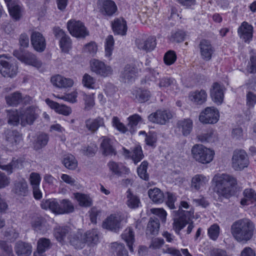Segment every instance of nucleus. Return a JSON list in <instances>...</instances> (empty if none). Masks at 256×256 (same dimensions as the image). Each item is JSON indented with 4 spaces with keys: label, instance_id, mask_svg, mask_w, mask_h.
Segmentation results:
<instances>
[{
    "label": "nucleus",
    "instance_id": "14",
    "mask_svg": "<svg viewBox=\"0 0 256 256\" xmlns=\"http://www.w3.org/2000/svg\"><path fill=\"white\" fill-rule=\"evenodd\" d=\"M30 41L32 47L36 52H44L46 48V42L43 35L38 32H32Z\"/></svg>",
    "mask_w": 256,
    "mask_h": 256
},
{
    "label": "nucleus",
    "instance_id": "2",
    "mask_svg": "<svg viewBox=\"0 0 256 256\" xmlns=\"http://www.w3.org/2000/svg\"><path fill=\"white\" fill-rule=\"evenodd\" d=\"M215 184L214 191L220 196L228 198L232 195L234 187L237 184L236 180L227 174H217L212 179Z\"/></svg>",
    "mask_w": 256,
    "mask_h": 256
},
{
    "label": "nucleus",
    "instance_id": "33",
    "mask_svg": "<svg viewBox=\"0 0 256 256\" xmlns=\"http://www.w3.org/2000/svg\"><path fill=\"white\" fill-rule=\"evenodd\" d=\"M209 178L203 174H196L192 180V186L196 190L204 188L208 184Z\"/></svg>",
    "mask_w": 256,
    "mask_h": 256
},
{
    "label": "nucleus",
    "instance_id": "57",
    "mask_svg": "<svg viewBox=\"0 0 256 256\" xmlns=\"http://www.w3.org/2000/svg\"><path fill=\"white\" fill-rule=\"evenodd\" d=\"M114 39L112 35H109L106 39L105 52L106 56L109 57L111 56L114 49Z\"/></svg>",
    "mask_w": 256,
    "mask_h": 256
},
{
    "label": "nucleus",
    "instance_id": "41",
    "mask_svg": "<svg viewBox=\"0 0 256 256\" xmlns=\"http://www.w3.org/2000/svg\"><path fill=\"white\" fill-rule=\"evenodd\" d=\"M108 166L112 172L118 176L122 174H128L130 172L129 168L114 162H110L108 164Z\"/></svg>",
    "mask_w": 256,
    "mask_h": 256
},
{
    "label": "nucleus",
    "instance_id": "31",
    "mask_svg": "<svg viewBox=\"0 0 256 256\" xmlns=\"http://www.w3.org/2000/svg\"><path fill=\"white\" fill-rule=\"evenodd\" d=\"M117 6L115 2L112 0H103L100 10L105 16H112L116 11Z\"/></svg>",
    "mask_w": 256,
    "mask_h": 256
},
{
    "label": "nucleus",
    "instance_id": "40",
    "mask_svg": "<svg viewBox=\"0 0 256 256\" xmlns=\"http://www.w3.org/2000/svg\"><path fill=\"white\" fill-rule=\"evenodd\" d=\"M160 224L157 218H150L147 225L146 234L148 236L156 235L158 234Z\"/></svg>",
    "mask_w": 256,
    "mask_h": 256
},
{
    "label": "nucleus",
    "instance_id": "34",
    "mask_svg": "<svg viewBox=\"0 0 256 256\" xmlns=\"http://www.w3.org/2000/svg\"><path fill=\"white\" fill-rule=\"evenodd\" d=\"M148 194L152 200L157 204L162 203L164 200V194L161 190L157 188L150 189Z\"/></svg>",
    "mask_w": 256,
    "mask_h": 256
},
{
    "label": "nucleus",
    "instance_id": "59",
    "mask_svg": "<svg viewBox=\"0 0 256 256\" xmlns=\"http://www.w3.org/2000/svg\"><path fill=\"white\" fill-rule=\"evenodd\" d=\"M60 46L62 52H67L71 48V40L68 36L61 38L60 40Z\"/></svg>",
    "mask_w": 256,
    "mask_h": 256
},
{
    "label": "nucleus",
    "instance_id": "21",
    "mask_svg": "<svg viewBox=\"0 0 256 256\" xmlns=\"http://www.w3.org/2000/svg\"><path fill=\"white\" fill-rule=\"evenodd\" d=\"M252 26L246 22H244L238 30L240 37L246 42H249L252 38Z\"/></svg>",
    "mask_w": 256,
    "mask_h": 256
},
{
    "label": "nucleus",
    "instance_id": "48",
    "mask_svg": "<svg viewBox=\"0 0 256 256\" xmlns=\"http://www.w3.org/2000/svg\"><path fill=\"white\" fill-rule=\"evenodd\" d=\"M70 242L76 248H82L85 244L84 236L80 234L70 235Z\"/></svg>",
    "mask_w": 256,
    "mask_h": 256
},
{
    "label": "nucleus",
    "instance_id": "16",
    "mask_svg": "<svg viewBox=\"0 0 256 256\" xmlns=\"http://www.w3.org/2000/svg\"><path fill=\"white\" fill-rule=\"evenodd\" d=\"M22 160L20 158H13L8 164L6 160L0 156V168L6 171L8 174H12L14 170L22 167Z\"/></svg>",
    "mask_w": 256,
    "mask_h": 256
},
{
    "label": "nucleus",
    "instance_id": "47",
    "mask_svg": "<svg viewBox=\"0 0 256 256\" xmlns=\"http://www.w3.org/2000/svg\"><path fill=\"white\" fill-rule=\"evenodd\" d=\"M62 164L65 167L69 170H74L78 166V162L72 154L64 156L62 160Z\"/></svg>",
    "mask_w": 256,
    "mask_h": 256
},
{
    "label": "nucleus",
    "instance_id": "1",
    "mask_svg": "<svg viewBox=\"0 0 256 256\" xmlns=\"http://www.w3.org/2000/svg\"><path fill=\"white\" fill-rule=\"evenodd\" d=\"M254 224L248 218L237 220L230 226L232 236L239 242L246 243L250 240L254 236Z\"/></svg>",
    "mask_w": 256,
    "mask_h": 256
},
{
    "label": "nucleus",
    "instance_id": "46",
    "mask_svg": "<svg viewBox=\"0 0 256 256\" xmlns=\"http://www.w3.org/2000/svg\"><path fill=\"white\" fill-rule=\"evenodd\" d=\"M158 86L160 88H170L172 90L178 89V85L174 78H163L160 79Z\"/></svg>",
    "mask_w": 256,
    "mask_h": 256
},
{
    "label": "nucleus",
    "instance_id": "45",
    "mask_svg": "<svg viewBox=\"0 0 256 256\" xmlns=\"http://www.w3.org/2000/svg\"><path fill=\"white\" fill-rule=\"evenodd\" d=\"M70 231V229L68 226H58L54 230V236L58 241L62 242Z\"/></svg>",
    "mask_w": 256,
    "mask_h": 256
},
{
    "label": "nucleus",
    "instance_id": "37",
    "mask_svg": "<svg viewBox=\"0 0 256 256\" xmlns=\"http://www.w3.org/2000/svg\"><path fill=\"white\" fill-rule=\"evenodd\" d=\"M189 222V218H187L185 216H182L178 218H175L173 222V228L176 234H180V231Z\"/></svg>",
    "mask_w": 256,
    "mask_h": 256
},
{
    "label": "nucleus",
    "instance_id": "15",
    "mask_svg": "<svg viewBox=\"0 0 256 256\" xmlns=\"http://www.w3.org/2000/svg\"><path fill=\"white\" fill-rule=\"evenodd\" d=\"M122 150L124 156L126 158H131L136 164L144 158L142 148L139 145L134 146L131 151L124 148H122Z\"/></svg>",
    "mask_w": 256,
    "mask_h": 256
},
{
    "label": "nucleus",
    "instance_id": "38",
    "mask_svg": "<svg viewBox=\"0 0 256 256\" xmlns=\"http://www.w3.org/2000/svg\"><path fill=\"white\" fill-rule=\"evenodd\" d=\"M74 195L80 206L88 207L92 205V200L89 196L80 192L74 193Z\"/></svg>",
    "mask_w": 256,
    "mask_h": 256
},
{
    "label": "nucleus",
    "instance_id": "6",
    "mask_svg": "<svg viewBox=\"0 0 256 256\" xmlns=\"http://www.w3.org/2000/svg\"><path fill=\"white\" fill-rule=\"evenodd\" d=\"M13 54L14 56L26 64L30 65L36 68H40L42 65L41 61L37 58L35 54L31 52L28 51L22 52L15 50L14 51Z\"/></svg>",
    "mask_w": 256,
    "mask_h": 256
},
{
    "label": "nucleus",
    "instance_id": "60",
    "mask_svg": "<svg viewBox=\"0 0 256 256\" xmlns=\"http://www.w3.org/2000/svg\"><path fill=\"white\" fill-rule=\"evenodd\" d=\"M112 124L114 127L122 133H126L128 130V128L120 122V119L117 116L112 118Z\"/></svg>",
    "mask_w": 256,
    "mask_h": 256
},
{
    "label": "nucleus",
    "instance_id": "9",
    "mask_svg": "<svg viewBox=\"0 0 256 256\" xmlns=\"http://www.w3.org/2000/svg\"><path fill=\"white\" fill-rule=\"evenodd\" d=\"M90 66L92 72L101 76L106 77L112 73V70L110 66L96 59H92L90 60Z\"/></svg>",
    "mask_w": 256,
    "mask_h": 256
},
{
    "label": "nucleus",
    "instance_id": "10",
    "mask_svg": "<svg viewBox=\"0 0 256 256\" xmlns=\"http://www.w3.org/2000/svg\"><path fill=\"white\" fill-rule=\"evenodd\" d=\"M18 71L16 66L10 63L8 58L4 56H0V73L4 76L12 78Z\"/></svg>",
    "mask_w": 256,
    "mask_h": 256
},
{
    "label": "nucleus",
    "instance_id": "39",
    "mask_svg": "<svg viewBox=\"0 0 256 256\" xmlns=\"http://www.w3.org/2000/svg\"><path fill=\"white\" fill-rule=\"evenodd\" d=\"M5 98L9 106H17L22 102V94L18 92H16L6 96Z\"/></svg>",
    "mask_w": 256,
    "mask_h": 256
},
{
    "label": "nucleus",
    "instance_id": "12",
    "mask_svg": "<svg viewBox=\"0 0 256 256\" xmlns=\"http://www.w3.org/2000/svg\"><path fill=\"white\" fill-rule=\"evenodd\" d=\"M172 113L168 110H158L148 116V120L152 122L164 124L172 118Z\"/></svg>",
    "mask_w": 256,
    "mask_h": 256
},
{
    "label": "nucleus",
    "instance_id": "62",
    "mask_svg": "<svg viewBox=\"0 0 256 256\" xmlns=\"http://www.w3.org/2000/svg\"><path fill=\"white\" fill-rule=\"evenodd\" d=\"M164 59L166 64L171 65L176 60V56L174 51L170 50L165 54Z\"/></svg>",
    "mask_w": 256,
    "mask_h": 256
},
{
    "label": "nucleus",
    "instance_id": "49",
    "mask_svg": "<svg viewBox=\"0 0 256 256\" xmlns=\"http://www.w3.org/2000/svg\"><path fill=\"white\" fill-rule=\"evenodd\" d=\"M142 120V118L138 114H134L128 118V126L132 134L135 132L136 126Z\"/></svg>",
    "mask_w": 256,
    "mask_h": 256
},
{
    "label": "nucleus",
    "instance_id": "29",
    "mask_svg": "<svg viewBox=\"0 0 256 256\" xmlns=\"http://www.w3.org/2000/svg\"><path fill=\"white\" fill-rule=\"evenodd\" d=\"M51 82L54 86L60 88H67L73 86V80L58 74L51 78Z\"/></svg>",
    "mask_w": 256,
    "mask_h": 256
},
{
    "label": "nucleus",
    "instance_id": "30",
    "mask_svg": "<svg viewBox=\"0 0 256 256\" xmlns=\"http://www.w3.org/2000/svg\"><path fill=\"white\" fill-rule=\"evenodd\" d=\"M102 154L106 156L116 155V152L113 146L112 140L107 137H104L100 144Z\"/></svg>",
    "mask_w": 256,
    "mask_h": 256
},
{
    "label": "nucleus",
    "instance_id": "3",
    "mask_svg": "<svg viewBox=\"0 0 256 256\" xmlns=\"http://www.w3.org/2000/svg\"><path fill=\"white\" fill-rule=\"evenodd\" d=\"M40 206L42 209H49L56 214H68L74 211V204L68 199H63L60 202L56 199L43 200Z\"/></svg>",
    "mask_w": 256,
    "mask_h": 256
},
{
    "label": "nucleus",
    "instance_id": "32",
    "mask_svg": "<svg viewBox=\"0 0 256 256\" xmlns=\"http://www.w3.org/2000/svg\"><path fill=\"white\" fill-rule=\"evenodd\" d=\"M112 28L114 34L124 36L127 31L126 21L123 18H116L112 22Z\"/></svg>",
    "mask_w": 256,
    "mask_h": 256
},
{
    "label": "nucleus",
    "instance_id": "51",
    "mask_svg": "<svg viewBox=\"0 0 256 256\" xmlns=\"http://www.w3.org/2000/svg\"><path fill=\"white\" fill-rule=\"evenodd\" d=\"M0 256H14L12 246L4 240H0Z\"/></svg>",
    "mask_w": 256,
    "mask_h": 256
},
{
    "label": "nucleus",
    "instance_id": "20",
    "mask_svg": "<svg viewBox=\"0 0 256 256\" xmlns=\"http://www.w3.org/2000/svg\"><path fill=\"white\" fill-rule=\"evenodd\" d=\"M152 96L151 92L144 88H140L132 92L134 100L138 103L142 104L148 101Z\"/></svg>",
    "mask_w": 256,
    "mask_h": 256
},
{
    "label": "nucleus",
    "instance_id": "25",
    "mask_svg": "<svg viewBox=\"0 0 256 256\" xmlns=\"http://www.w3.org/2000/svg\"><path fill=\"white\" fill-rule=\"evenodd\" d=\"M136 42L138 48L146 52L153 50L156 46V38L153 36L146 39L138 38Z\"/></svg>",
    "mask_w": 256,
    "mask_h": 256
},
{
    "label": "nucleus",
    "instance_id": "55",
    "mask_svg": "<svg viewBox=\"0 0 256 256\" xmlns=\"http://www.w3.org/2000/svg\"><path fill=\"white\" fill-rule=\"evenodd\" d=\"M83 85L88 88L94 89L96 87V79L88 74H85L82 80Z\"/></svg>",
    "mask_w": 256,
    "mask_h": 256
},
{
    "label": "nucleus",
    "instance_id": "53",
    "mask_svg": "<svg viewBox=\"0 0 256 256\" xmlns=\"http://www.w3.org/2000/svg\"><path fill=\"white\" fill-rule=\"evenodd\" d=\"M148 162L146 161H143L139 167L138 168L137 172L138 176L145 180H148L149 175L147 172Z\"/></svg>",
    "mask_w": 256,
    "mask_h": 256
},
{
    "label": "nucleus",
    "instance_id": "28",
    "mask_svg": "<svg viewBox=\"0 0 256 256\" xmlns=\"http://www.w3.org/2000/svg\"><path fill=\"white\" fill-rule=\"evenodd\" d=\"M189 100L196 105H202L204 104L207 100V94L204 90H196L192 92L188 96Z\"/></svg>",
    "mask_w": 256,
    "mask_h": 256
},
{
    "label": "nucleus",
    "instance_id": "43",
    "mask_svg": "<svg viewBox=\"0 0 256 256\" xmlns=\"http://www.w3.org/2000/svg\"><path fill=\"white\" fill-rule=\"evenodd\" d=\"M8 122L9 124L17 126L20 124V112L17 110H8Z\"/></svg>",
    "mask_w": 256,
    "mask_h": 256
},
{
    "label": "nucleus",
    "instance_id": "64",
    "mask_svg": "<svg viewBox=\"0 0 256 256\" xmlns=\"http://www.w3.org/2000/svg\"><path fill=\"white\" fill-rule=\"evenodd\" d=\"M256 104V94L252 92H248L246 94V106L249 108H253Z\"/></svg>",
    "mask_w": 256,
    "mask_h": 256
},
{
    "label": "nucleus",
    "instance_id": "61",
    "mask_svg": "<svg viewBox=\"0 0 256 256\" xmlns=\"http://www.w3.org/2000/svg\"><path fill=\"white\" fill-rule=\"evenodd\" d=\"M220 234V227L218 224H214L208 229V234L212 240H216Z\"/></svg>",
    "mask_w": 256,
    "mask_h": 256
},
{
    "label": "nucleus",
    "instance_id": "22",
    "mask_svg": "<svg viewBox=\"0 0 256 256\" xmlns=\"http://www.w3.org/2000/svg\"><path fill=\"white\" fill-rule=\"evenodd\" d=\"M12 190L18 196H26L28 194V186L26 180L20 178L14 181Z\"/></svg>",
    "mask_w": 256,
    "mask_h": 256
},
{
    "label": "nucleus",
    "instance_id": "5",
    "mask_svg": "<svg viewBox=\"0 0 256 256\" xmlns=\"http://www.w3.org/2000/svg\"><path fill=\"white\" fill-rule=\"evenodd\" d=\"M40 110L37 106H30L20 112V124L22 126L32 125L39 117Z\"/></svg>",
    "mask_w": 256,
    "mask_h": 256
},
{
    "label": "nucleus",
    "instance_id": "54",
    "mask_svg": "<svg viewBox=\"0 0 256 256\" xmlns=\"http://www.w3.org/2000/svg\"><path fill=\"white\" fill-rule=\"evenodd\" d=\"M127 205L128 207L134 208L138 207L140 201L136 196L132 194L130 190L127 192Z\"/></svg>",
    "mask_w": 256,
    "mask_h": 256
},
{
    "label": "nucleus",
    "instance_id": "24",
    "mask_svg": "<svg viewBox=\"0 0 256 256\" xmlns=\"http://www.w3.org/2000/svg\"><path fill=\"white\" fill-rule=\"evenodd\" d=\"M14 250L18 256H29L32 252V246L30 243L19 240L15 244Z\"/></svg>",
    "mask_w": 256,
    "mask_h": 256
},
{
    "label": "nucleus",
    "instance_id": "56",
    "mask_svg": "<svg viewBox=\"0 0 256 256\" xmlns=\"http://www.w3.org/2000/svg\"><path fill=\"white\" fill-rule=\"evenodd\" d=\"M50 245V240L46 238H40L38 242V253L42 254L47 249L49 248Z\"/></svg>",
    "mask_w": 256,
    "mask_h": 256
},
{
    "label": "nucleus",
    "instance_id": "26",
    "mask_svg": "<svg viewBox=\"0 0 256 256\" xmlns=\"http://www.w3.org/2000/svg\"><path fill=\"white\" fill-rule=\"evenodd\" d=\"M6 5L11 16L16 20H20L22 11L20 2L18 0H14L10 3L8 2Z\"/></svg>",
    "mask_w": 256,
    "mask_h": 256
},
{
    "label": "nucleus",
    "instance_id": "7",
    "mask_svg": "<svg viewBox=\"0 0 256 256\" xmlns=\"http://www.w3.org/2000/svg\"><path fill=\"white\" fill-rule=\"evenodd\" d=\"M219 118V112L216 108L207 107L200 112L199 120L204 124H214L218 122Z\"/></svg>",
    "mask_w": 256,
    "mask_h": 256
},
{
    "label": "nucleus",
    "instance_id": "17",
    "mask_svg": "<svg viewBox=\"0 0 256 256\" xmlns=\"http://www.w3.org/2000/svg\"><path fill=\"white\" fill-rule=\"evenodd\" d=\"M200 54L202 58L205 61H209L212 58L214 52V48L210 42L206 40H202L199 44Z\"/></svg>",
    "mask_w": 256,
    "mask_h": 256
},
{
    "label": "nucleus",
    "instance_id": "63",
    "mask_svg": "<svg viewBox=\"0 0 256 256\" xmlns=\"http://www.w3.org/2000/svg\"><path fill=\"white\" fill-rule=\"evenodd\" d=\"M150 212L158 216L162 222H164L166 220L167 214L164 209L162 208H152L150 210Z\"/></svg>",
    "mask_w": 256,
    "mask_h": 256
},
{
    "label": "nucleus",
    "instance_id": "42",
    "mask_svg": "<svg viewBox=\"0 0 256 256\" xmlns=\"http://www.w3.org/2000/svg\"><path fill=\"white\" fill-rule=\"evenodd\" d=\"M122 238L126 242L130 252H133L132 244L134 242V233L130 228H126L122 234Z\"/></svg>",
    "mask_w": 256,
    "mask_h": 256
},
{
    "label": "nucleus",
    "instance_id": "58",
    "mask_svg": "<svg viewBox=\"0 0 256 256\" xmlns=\"http://www.w3.org/2000/svg\"><path fill=\"white\" fill-rule=\"evenodd\" d=\"M83 51L85 53L94 56L98 51V46L95 42H91L86 44L84 47Z\"/></svg>",
    "mask_w": 256,
    "mask_h": 256
},
{
    "label": "nucleus",
    "instance_id": "19",
    "mask_svg": "<svg viewBox=\"0 0 256 256\" xmlns=\"http://www.w3.org/2000/svg\"><path fill=\"white\" fill-rule=\"evenodd\" d=\"M224 87L218 82H214L210 88V96L217 104H222L224 97Z\"/></svg>",
    "mask_w": 256,
    "mask_h": 256
},
{
    "label": "nucleus",
    "instance_id": "11",
    "mask_svg": "<svg viewBox=\"0 0 256 256\" xmlns=\"http://www.w3.org/2000/svg\"><path fill=\"white\" fill-rule=\"evenodd\" d=\"M248 164L246 153L242 150L234 151L232 158V166L236 170H242Z\"/></svg>",
    "mask_w": 256,
    "mask_h": 256
},
{
    "label": "nucleus",
    "instance_id": "52",
    "mask_svg": "<svg viewBox=\"0 0 256 256\" xmlns=\"http://www.w3.org/2000/svg\"><path fill=\"white\" fill-rule=\"evenodd\" d=\"M111 248L112 252L116 253V256H128V252L123 244L116 242H113L112 244Z\"/></svg>",
    "mask_w": 256,
    "mask_h": 256
},
{
    "label": "nucleus",
    "instance_id": "13",
    "mask_svg": "<svg viewBox=\"0 0 256 256\" xmlns=\"http://www.w3.org/2000/svg\"><path fill=\"white\" fill-rule=\"evenodd\" d=\"M6 145L12 150H15L22 141V135L16 130H8L5 132Z\"/></svg>",
    "mask_w": 256,
    "mask_h": 256
},
{
    "label": "nucleus",
    "instance_id": "18",
    "mask_svg": "<svg viewBox=\"0 0 256 256\" xmlns=\"http://www.w3.org/2000/svg\"><path fill=\"white\" fill-rule=\"evenodd\" d=\"M121 221L120 216L116 214H111L104 222L102 226L104 228L117 232L121 228Z\"/></svg>",
    "mask_w": 256,
    "mask_h": 256
},
{
    "label": "nucleus",
    "instance_id": "27",
    "mask_svg": "<svg viewBox=\"0 0 256 256\" xmlns=\"http://www.w3.org/2000/svg\"><path fill=\"white\" fill-rule=\"evenodd\" d=\"M138 72V68L133 64H126L121 72L120 78L125 82L132 80Z\"/></svg>",
    "mask_w": 256,
    "mask_h": 256
},
{
    "label": "nucleus",
    "instance_id": "4",
    "mask_svg": "<svg viewBox=\"0 0 256 256\" xmlns=\"http://www.w3.org/2000/svg\"><path fill=\"white\" fill-rule=\"evenodd\" d=\"M191 153L192 158L202 164L210 163L213 160L215 154L212 149L200 144H194L192 147Z\"/></svg>",
    "mask_w": 256,
    "mask_h": 256
},
{
    "label": "nucleus",
    "instance_id": "23",
    "mask_svg": "<svg viewBox=\"0 0 256 256\" xmlns=\"http://www.w3.org/2000/svg\"><path fill=\"white\" fill-rule=\"evenodd\" d=\"M103 118L98 116L95 118H88L85 121V127L91 133H95L100 127L104 126Z\"/></svg>",
    "mask_w": 256,
    "mask_h": 256
},
{
    "label": "nucleus",
    "instance_id": "35",
    "mask_svg": "<svg viewBox=\"0 0 256 256\" xmlns=\"http://www.w3.org/2000/svg\"><path fill=\"white\" fill-rule=\"evenodd\" d=\"M31 224L32 228L36 232H43L46 230V222L44 218L36 216L32 218Z\"/></svg>",
    "mask_w": 256,
    "mask_h": 256
},
{
    "label": "nucleus",
    "instance_id": "8",
    "mask_svg": "<svg viewBox=\"0 0 256 256\" xmlns=\"http://www.w3.org/2000/svg\"><path fill=\"white\" fill-rule=\"evenodd\" d=\"M67 28L70 33L78 38H84L88 32L82 22L74 20H70L67 23Z\"/></svg>",
    "mask_w": 256,
    "mask_h": 256
},
{
    "label": "nucleus",
    "instance_id": "50",
    "mask_svg": "<svg viewBox=\"0 0 256 256\" xmlns=\"http://www.w3.org/2000/svg\"><path fill=\"white\" fill-rule=\"evenodd\" d=\"M48 136L46 134H39L34 143V148L36 150H40L46 145L48 141Z\"/></svg>",
    "mask_w": 256,
    "mask_h": 256
},
{
    "label": "nucleus",
    "instance_id": "36",
    "mask_svg": "<svg viewBox=\"0 0 256 256\" xmlns=\"http://www.w3.org/2000/svg\"><path fill=\"white\" fill-rule=\"evenodd\" d=\"M84 242L88 244H96L98 242V232L96 229L87 231L83 236Z\"/></svg>",
    "mask_w": 256,
    "mask_h": 256
},
{
    "label": "nucleus",
    "instance_id": "44",
    "mask_svg": "<svg viewBox=\"0 0 256 256\" xmlns=\"http://www.w3.org/2000/svg\"><path fill=\"white\" fill-rule=\"evenodd\" d=\"M178 126L181 130L184 136L190 134L192 128V122L190 119L180 120L178 122Z\"/></svg>",
    "mask_w": 256,
    "mask_h": 256
}]
</instances>
